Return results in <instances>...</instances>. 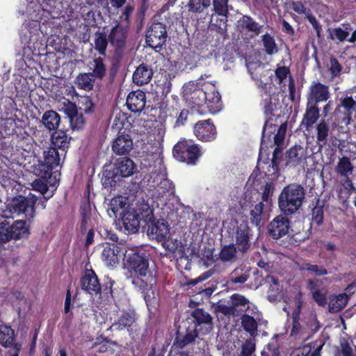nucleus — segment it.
Listing matches in <instances>:
<instances>
[{"instance_id": "nucleus-64", "label": "nucleus", "mask_w": 356, "mask_h": 356, "mask_svg": "<svg viewBox=\"0 0 356 356\" xmlns=\"http://www.w3.org/2000/svg\"><path fill=\"white\" fill-rule=\"evenodd\" d=\"M134 11V7L130 6V5H127L121 16H120V22L121 24H122L124 26V27H127L128 26V24H129V16L131 15V14L133 13Z\"/></svg>"}, {"instance_id": "nucleus-20", "label": "nucleus", "mask_w": 356, "mask_h": 356, "mask_svg": "<svg viewBox=\"0 0 356 356\" xmlns=\"http://www.w3.org/2000/svg\"><path fill=\"white\" fill-rule=\"evenodd\" d=\"M145 102V94L141 90H136L129 94L126 104L131 111L136 113L143 110Z\"/></svg>"}, {"instance_id": "nucleus-56", "label": "nucleus", "mask_w": 356, "mask_h": 356, "mask_svg": "<svg viewBox=\"0 0 356 356\" xmlns=\"http://www.w3.org/2000/svg\"><path fill=\"white\" fill-rule=\"evenodd\" d=\"M213 8L219 15L226 17L228 13V0H213Z\"/></svg>"}, {"instance_id": "nucleus-37", "label": "nucleus", "mask_w": 356, "mask_h": 356, "mask_svg": "<svg viewBox=\"0 0 356 356\" xmlns=\"http://www.w3.org/2000/svg\"><path fill=\"white\" fill-rule=\"evenodd\" d=\"M335 170L341 176L348 177L353 174V165L349 158L343 156L339 159Z\"/></svg>"}, {"instance_id": "nucleus-34", "label": "nucleus", "mask_w": 356, "mask_h": 356, "mask_svg": "<svg viewBox=\"0 0 356 356\" xmlns=\"http://www.w3.org/2000/svg\"><path fill=\"white\" fill-rule=\"evenodd\" d=\"M60 115L54 111H46L42 116V122L49 130H55L60 124Z\"/></svg>"}, {"instance_id": "nucleus-49", "label": "nucleus", "mask_w": 356, "mask_h": 356, "mask_svg": "<svg viewBox=\"0 0 356 356\" xmlns=\"http://www.w3.org/2000/svg\"><path fill=\"white\" fill-rule=\"evenodd\" d=\"M95 49L102 55L105 54L108 42L106 35L104 33H96L95 35Z\"/></svg>"}, {"instance_id": "nucleus-26", "label": "nucleus", "mask_w": 356, "mask_h": 356, "mask_svg": "<svg viewBox=\"0 0 356 356\" xmlns=\"http://www.w3.org/2000/svg\"><path fill=\"white\" fill-rule=\"evenodd\" d=\"M239 306H243L245 308V312H249L252 310V304H250L248 299H246L244 296L239 294H234L231 297V306L226 307L222 309V312L225 314H234L235 309Z\"/></svg>"}, {"instance_id": "nucleus-11", "label": "nucleus", "mask_w": 356, "mask_h": 356, "mask_svg": "<svg viewBox=\"0 0 356 356\" xmlns=\"http://www.w3.org/2000/svg\"><path fill=\"white\" fill-rule=\"evenodd\" d=\"M166 40V31L161 23L151 25L146 34V42L150 47L156 49L161 47Z\"/></svg>"}, {"instance_id": "nucleus-57", "label": "nucleus", "mask_w": 356, "mask_h": 356, "mask_svg": "<svg viewBox=\"0 0 356 356\" xmlns=\"http://www.w3.org/2000/svg\"><path fill=\"white\" fill-rule=\"evenodd\" d=\"M302 269L309 271L311 274L316 275H324L327 273V270L322 266L305 264L302 265Z\"/></svg>"}, {"instance_id": "nucleus-39", "label": "nucleus", "mask_w": 356, "mask_h": 356, "mask_svg": "<svg viewBox=\"0 0 356 356\" xmlns=\"http://www.w3.org/2000/svg\"><path fill=\"white\" fill-rule=\"evenodd\" d=\"M248 70L252 78L255 80L258 86H262L261 74L264 72V67L260 63L250 62L247 63Z\"/></svg>"}, {"instance_id": "nucleus-27", "label": "nucleus", "mask_w": 356, "mask_h": 356, "mask_svg": "<svg viewBox=\"0 0 356 356\" xmlns=\"http://www.w3.org/2000/svg\"><path fill=\"white\" fill-rule=\"evenodd\" d=\"M133 143L129 136H120L113 142V150L118 154L128 153L132 149Z\"/></svg>"}, {"instance_id": "nucleus-28", "label": "nucleus", "mask_w": 356, "mask_h": 356, "mask_svg": "<svg viewBox=\"0 0 356 356\" xmlns=\"http://www.w3.org/2000/svg\"><path fill=\"white\" fill-rule=\"evenodd\" d=\"M135 168L136 165L130 159L122 158L116 163V174L127 177L133 175Z\"/></svg>"}, {"instance_id": "nucleus-1", "label": "nucleus", "mask_w": 356, "mask_h": 356, "mask_svg": "<svg viewBox=\"0 0 356 356\" xmlns=\"http://www.w3.org/2000/svg\"><path fill=\"white\" fill-rule=\"evenodd\" d=\"M165 130L160 124L152 132L148 133L141 159L143 170H147L144 184L152 191V195L156 199L166 200V197L175 194V186L168 179L166 168L163 163V141Z\"/></svg>"}, {"instance_id": "nucleus-13", "label": "nucleus", "mask_w": 356, "mask_h": 356, "mask_svg": "<svg viewBox=\"0 0 356 356\" xmlns=\"http://www.w3.org/2000/svg\"><path fill=\"white\" fill-rule=\"evenodd\" d=\"M195 136L203 142H210L216 138V127L210 120L197 122L193 128Z\"/></svg>"}, {"instance_id": "nucleus-44", "label": "nucleus", "mask_w": 356, "mask_h": 356, "mask_svg": "<svg viewBox=\"0 0 356 356\" xmlns=\"http://www.w3.org/2000/svg\"><path fill=\"white\" fill-rule=\"evenodd\" d=\"M95 79H97L90 72L81 74L76 78L78 86L88 91L93 88Z\"/></svg>"}, {"instance_id": "nucleus-51", "label": "nucleus", "mask_w": 356, "mask_h": 356, "mask_svg": "<svg viewBox=\"0 0 356 356\" xmlns=\"http://www.w3.org/2000/svg\"><path fill=\"white\" fill-rule=\"evenodd\" d=\"M264 210L263 202H259L255 204L254 208L250 211V220L252 224L258 226L261 220Z\"/></svg>"}, {"instance_id": "nucleus-53", "label": "nucleus", "mask_w": 356, "mask_h": 356, "mask_svg": "<svg viewBox=\"0 0 356 356\" xmlns=\"http://www.w3.org/2000/svg\"><path fill=\"white\" fill-rule=\"evenodd\" d=\"M12 240L9 222L3 220L0 222V243H6Z\"/></svg>"}, {"instance_id": "nucleus-5", "label": "nucleus", "mask_w": 356, "mask_h": 356, "mask_svg": "<svg viewBox=\"0 0 356 356\" xmlns=\"http://www.w3.org/2000/svg\"><path fill=\"white\" fill-rule=\"evenodd\" d=\"M305 199V189L299 184L284 187L278 197L280 209L285 214H293L300 209Z\"/></svg>"}, {"instance_id": "nucleus-36", "label": "nucleus", "mask_w": 356, "mask_h": 356, "mask_svg": "<svg viewBox=\"0 0 356 356\" xmlns=\"http://www.w3.org/2000/svg\"><path fill=\"white\" fill-rule=\"evenodd\" d=\"M0 183L5 188L15 187L16 186V175L7 166L0 170Z\"/></svg>"}, {"instance_id": "nucleus-22", "label": "nucleus", "mask_w": 356, "mask_h": 356, "mask_svg": "<svg viewBox=\"0 0 356 356\" xmlns=\"http://www.w3.org/2000/svg\"><path fill=\"white\" fill-rule=\"evenodd\" d=\"M81 287L90 294H97L100 290V284L93 270H86L81 280Z\"/></svg>"}, {"instance_id": "nucleus-58", "label": "nucleus", "mask_w": 356, "mask_h": 356, "mask_svg": "<svg viewBox=\"0 0 356 356\" xmlns=\"http://www.w3.org/2000/svg\"><path fill=\"white\" fill-rule=\"evenodd\" d=\"M79 105L81 112L90 113L93 111V103L88 96L82 97L79 100Z\"/></svg>"}, {"instance_id": "nucleus-33", "label": "nucleus", "mask_w": 356, "mask_h": 356, "mask_svg": "<svg viewBox=\"0 0 356 356\" xmlns=\"http://www.w3.org/2000/svg\"><path fill=\"white\" fill-rule=\"evenodd\" d=\"M44 163L48 168H53L60 165V154L56 147H49L43 152Z\"/></svg>"}, {"instance_id": "nucleus-54", "label": "nucleus", "mask_w": 356, "mask_h": 356, "mask_svg": "<svg viewBox=\"0 0 356 356\" xmlns=\"http://www.w3.org/2000/svg\"><path fill=\"white\" fill-rule=\"evenodd\" d=\"M210 4V0H190L188 7L190 10L197 13L202 12L208 8Z\"/></svg>"}, {"instance_id": "nucleus-7", "label": "nucleus", "mask_w": 356, "mask_h": 356, "mask_svg": "<svg viewBox=\"0 0 356 356\" xmlns=\"http://www.w3.org/2000/svg\"><path fill=\"white\" fill-rule=\"evenodd\" d=\"M174 156L179 161L188 164H195L202 154L200 147L192 140H183L173 147Z\"/></svg>"}, {"instance_id": "nucleus-2", "label": "nucleus", "mask_w": 356, "mask_h": 356, "mask_svg": "<svg viewBox=\"0 0 356 356\" xmlns=\"http://www.w3.org/2000/svg\"><path fill=\"white\" fill-rule=\"evenodd\" d=\"M124 257V266L131 283L141 291L147 305L153 303L156 295V280L150 274L148 259L143 253L134 250L127 252Z\"/></svg>"}, {"instance_id": "nucleus-14", "label": "nucleus", "mask_w": 356, "mask_h": 356, "mask_svg": "<svg viewBox=\"0 0 356 356\" xmlns=\"http://www.w3.org/2000/svg\"><path fill=\"white\" fill-rule=\"evenodd\" d=\"M122 250L114 243H106L104 246L102 253V259L107 266H115L119 264L122 255Z\"/></svg>"}, {"instance_id": "nucleus-60", "label": "nucleus", "mask_w": 356, "mask_h": 356, "mask_svg": "<svg viewBox=\"0 0 356 356\" xmlns=\"http://www.w3.org/2000/svg\"><path fill=\"white\" fill-rule=\"evenodd\" d=\"M294 302L296 305V309L293 312L292 317H293V321H299L300 316V312H301V307L302 305V294L300 293H298L294 298Z\"/></svg>"}, {"instance_id": "nucleus-35", "label": "nucleus", "mask_w": 356, "mask_h": 356, "mask_svg": "<svg viewBox=\"0 0 356 356\" xmlns=\"http://www.w3.org/2000/svg\"><path fill=\"white\" fill-rule=\"evenodd\" d=\"M250 268L239 267L234 269L229 276V282L232 284H243L250 277Z\"/></svg>"}, {"instance_id": "nucleus-15", "label": "nucleus", "mask_w": 356, "mask_h": 356, "mask_svg": "<svg viewBox=\"0 0 356 356\" xmlns=\"http://www.w3.org/2000/svg\"><path fill=\"white\" fill-rule=\"evenodd\" d=\"M289 229V220L284 215H280L275 217L268 225V232L270 235L275 239H277L285 236Z\"/></svg>"}, {"instance_id": "nucleus-47", "label": "nucleus", "mask_w": 356, "mask_h": 356, "mask_svg": "<svg viewBox=\"0 0 356 356\" xmlns=\"http://www.w3.org/2000/svg\"><path fill=\"white\" fill-rule=\"evenodd\" d=\"M14 332L10 327L0 325V343L7 347L13 343Z\"/></svg>"}, {"instance_id": "nucleus-42", "label": "nucleus", "mask_w": 356, "mask_h": 356, "mask_svg": "<svg viewBox=\"0 0 356 356\" xmlns=\"http://www.w3.org/2000/svg\"><path fill=\"white\" fill-rule=\"evenodd\" d=\"M348 297L346 293H341L332 298L329 303L330 312L336 313L341 310L348 303Z\"/></svg>"}, {"instance_id": "nucleus-48", "label": "nucleus", "mask_w": 356, "mask_h": 356, "mask_svg": "<svg viewBox=\"0 0 356 356\" xmlns=\"http://www.w3.org/2000/svg\"><path fill=\"white\" fill-rule=\"evenodd\" d=\"M265 280L266 283L270 284L268 297L270 301L275 300L280 291L277 280L272 275H268Z\"/></svg>"}, {"instance_id": "nucleus-41", "label": "nucleus", "mask_w": 356, "mask_h": 356, "mask_svg": "<svg viewBox=\"0 0 356 356\" xmlns=\"http://www.w3.org/2000/svg\"><path fill=\"white\" fill-rule=\"evenodd\" d=\"M160 242H161L163 247L169 252L177 255H181L183 253V246L177 239H173L169 236Z\"/></svg>"}, {"instance_id": "nucleus-8", "label": "nucleus", "mask_w": 356, "mask_h": 356, "mask_svg": "<svg viewBox=\"0 0 356 356\" xmlns=\"http://www.w3.org/2000/svg\"><path fill=\"white\" fill-rule=\"evenodd\" d=\"M318 327L316 315L311 314L304 325L298 321H293L290 336L296 340L305 341L309 339Z\"/></svg>"}, {"instance_id": "nucleus-61", "label": "nucleus", "mask_w": 356, "mask_h": 356, "mask_svg": "<svg viewBox=\"0 0 356 356\" xmlns=\"http://www.w3.org/2000/svg\"><path fill=\"white\" fill-rule=\"evenodd\" d=\"M32 188L34 191L40 192L42 195H45L48 191L47 181L43 179H37L31 184Z\"/></svg>"}, {"instance_id": "nucleus-55", "label": "nucleus", "mask_w": 356, "mask_h": 356, "mask_svg": "<svg viewBox=\"0 0 356 356\" xmlns=\"http://www.w3.org/2000/svg\"><path fill=\"white\" fill-rule=\"evenodd\" d=\"M330 38L332 40L337 39L340 42H343L349 35V31L346 29H342L340 27L334 28L329 30Z\"/></svg>"}, {"instance_id": "nucleus-32", "label": "nucleus", "mask_w": 356, "mask_h": 356, "mask_svg": "<svg viewBox=\"0 0 356 356\" xmlns=\"http://www.w3.org/2000/svg\"><path fill=\"white\" fill-rule=\"evenodd\" d=\"M288 161L287 164L296 166L302 163L305 159V150L301 146H294L291 147L287 152Z\"/></svg>"}, {"instance_id": "nucleus-3", "label": "nucleus", "mask_w": 356, "mask_h": 356, "mask_svg": "<svg viewBox=\"0 0 356 356\" xmlns=\"http://www.w3.org/2000/svg\"><path fill=\"white\" fill-rule=\"evenodd\" d=\"M37 200V197L31 193L27 197H15L7 201L5 208L2 210L1 216L3 218H14L24 214L25 218L31 219L35 216V204Z\"/></svg>"}, {"instance_id": "nucleus-52", "label": "nucleus", "mask_w": 356, "mask_h": 356, "mask_svg": "<svg viewBox=\"0 0 356 356\" xmlns=\"http://www.w3.org/2000/svg\"><path fill=\"white\" fill-rule=\"evenodd\" d=\"M263 42L265 51L268 54L272 55L277 52V47L274 38L268 34L263 35Z\"/></svg>"}, {"instance_id": "nucleus-21", "label": "nucleus", "mask_w": 356, "mask_h": 356, "mask_svg": "<svg viewBox=\"0 0 356 356\" xmlns=\"http://www.w3.org/2000/svg\"><path fill=\"white\" fill-rule=\"evenodd\" d=\"M308 289L312 295L313 299L318 305L321 306L326 305L327 290L325 286H322L318 280H309L308 282Z\"/></svg>"}, {"instance_id": "nucleus-4", "label": "nucleus", "mask_w": 356, "mask_h": 356, "mask_svg": "<svg viewBox=\"0 0 356 356\" xmlns=\"http://www.w3.org/2000/svg\"><path fill=\"white\" fill-rule=\"evenodd\" d=\"M124 229L129 233H136L140 227V221L145 222L153 218V210L147 202L142 200L128 208L126 213L120 218Z\"/></svg>"}, {"instance_id": "nucleus-17", "label": "nucleus", "mask_w": 356, "mask_h": 356, "mask_svg": "<svg viewBox=\"0 0 356 356\" xmlns=\"http://www.w3.org/2000/svg\"><path fill=\"white\" fill-rule=\"evenodd\" d=\"M129 207H131V205L128 204L127 199L118 196L111 200L107 212L111 218H120Z\"/></svg>"}, {"instance_id": "nucleus-43", "label": "nucleus", "mask_w": 356, "mask_h": 356, "mask_svg": "<svg viewBox=\"0 0 356 356\" xmlns=\"http://www.w3.org/2000/svg\"><path fill=\"white\" fill-rule=\"evenodd\" d=\"M238 26L242 29H247L255 34H259L261 26L248 16L244 15L238 21Z\"/></svg>"}, {"instance_id": "nucleus-38", "label": "nucleus", "mask_w": 356, "mask_h": 356, "mask_svg": "<svg viewBox=\"0 0 356 356\" xmlns=\"http://www.w3.org/2000/svg\"><path fill=\"white\" fill-rule=\"evenodd\" d=\"M340 106L344 108L343 121L348 124L351 120L352 114L356 108V102L351 97H346L340 99Z\"/></svg>"}, {"instance_id": "nucleus-25", "label": "nucleus", "mask_w": 356, "mask_h": 356, "mask_svg": "<svg viewBox=\"0 0 356 356\" xmlns=\"http://www.w3.org/2000/svg\"><path fill=\"white\" fill-rule=\"evenodd\" d=\"M108 38L111 44L115 47H124L127 39V28L122 24H117L111 29Z\"/></svg>"}, {"instance_id": "nucleus-31", "label": "nucleus", "mask_w": 356, "mask_h": 356, "mask_svg": "<svg viewBox=\"0 0 356 356\" xmlns=\"http://www.w3.org/2000/svg\"><path fill=\"white\" fill-rule=\"evenodd\" d=\"M12 240H18L27 237L29 234V227L24 220H16L10 224Z\"/></svg>"}, {"instance_id": "nucleus-16", "label": "nucleus", "mask_w": 356, "mask_h": 356, "mask_svg": "<svg viewBox=\"0 0 356 356\" xmlns=\"http://www.w3.org/2000/svg\"><path fill=\"white\" fill-rule=\"evenodd\" d=\"M330 97L328 87L320 82H314L309 87L307 95L308 104H316L325 102Z\"/></svg>"}, {"instance_id": "nucleus-18", "label": "nucleus", "mask_w": 356, "mask_h": 356, "mask_svg": "<svg viewBox=\"0 0 356 356\" xmlns=\"http://www.w3.org/2000/svg\"><path fill=\"white\" fill-rule=\"evenodd\" d=\"M259 314L255 306H252V310L243 314L241 317V325L243 329L252 336L257 331V320L259 319Z\"/></svg>"}, {"instance_id": "nucleus-6", "label": "nucleus", "mask_w": 356, "mask_h": 356, "mask_svg": "<svg viewBox=\"0 0 356 356\" xmlns=\"http://www.w3.org/2000/svg\"><path fill=\"white\" fill-rule=\"evenodd\" d=\"M211 77V74L202 75L195 81H189L184 84L182 92L185 99L194 106H200L204 104L205 85L207 79Z\"/></svg>"}, {"instance_id": "nucleus-40", "label": "nucleus", "mask_w": 356, "mask_h": 356, "mask_svg": "<svg viewBox=\"0 0 356 356\" xmlns=\"http://www.w3.org/2000/svg\"><path fill=\"white\" fill-rule=\"evenodd\" d=\"M90 69L92 74L97 79H102L106 74V67L102 58H95L91 62Z\"/></svg>"}, {"instance_id": "nucleus-62", "label": "nucleus", "mask_w": 356, "mask_h": 356, "mask_svg": "<svg viewBox=\"0 0 356 356\" xmlns=\"http://www.w3.org/2000/svg\"><path fill=\"white\" fill-rule=\"evenodd\" d=\"M255 350V343L253 340H247L242 346L243 356H252Z\"/></svg>"}, {"instance_id": "nucleus-46", "label": "nucleus", "mask_w": 356, "mask_h": 356, "mask_svg": "<svg viewBox=\"0 0 356 356\" xmlns=\"http://www.w3.org/2000/svg\"><path fill=\"white\" fill-rule=\"evenodd\" d=\"M134 321V316L130 312H123L118 321L113 323V327L117 330H122L124 327H129Z\"/></svg>"}, {"instance_id": "nucleus-23", "label": "nucleus", "mask_w": 356, "mask_h": 356, "mask_svg": "<svg viewBox=\"0 0 356 356\" xmlns=\"http://www.w3.org/2000/svg\"><path fill=\"white\" fill-rule=\"evenodd\" d=\"M250 232L248 225L245 222L241 223L236 229V245L239 251L245 252L250 247Z\"/></svg>"}, {"instance_id": "nucleus-12", "label": "nucleus", "mask_w": 356, "mask_h": 356, "mask_svg": "<svg viewBox=\"0 0 356 356\" xmlns=\"http://www.w3.org/2000/svg\"><path fill=\"white\" fill-rule=\"evenodd\" d=\"M146 222L148 224L147 233L149 238L160 242L169 236L170 227L165 220L158 219L156 220L153 216L151 221Z\"/></svg>"}, {"instance_id": "nucleus-19", "label": "nucleus", "mask_w": 356, "mask_h": 356, "mask_svg": "<svg viewBox=\"0 0 356 356\" xmlns=\"http://www.w3.org/2000/svg\"><path fill=\"white\" fill-rule=\"evenodd\" d=\"M64 105L66 108L65 109V112L70 117V121L71 124V127L73 129H81L86 122L85 118L83 116L82 112L79 113L76 109V106L74 104L70 102L68 100H66L64 102Z\"/></svg>"}, {"instance_id": "nucleus-50", "label": "nucleus", "mask_w": 356, "mask_h": 356, "mask_svg": "<svg viewBox=\"0 0 356 356\" xmlns=\"http://www.w3.org/2000/svg\"><path fill=\"white\" fill-rule=\"evenodd\" d=\"M236 254V249L234 245L231 244L225 245L220 252V258L222 261H229L235 259Z\"/></svg>"}, {"instance_id": "nucleus-30", "label": "nucleus", "mask_w": 356, "mask_h": 356, "mask_svg": "<svg viewBox=\"0 0 356 356\" xmlns=\"http://www.w3.org/2000/svg\"><path fill=\"white\" fill-rule=\"evenodd\" d=\"M152 76V71L146 65H140L133 74V81L137 85L142 86L147 83Z\"/></svg>"}, {"instance_id": "nucleus-63", "label": "nucleus", "mask_w": 356, "mask_h": 356, "mask_svg": "<svg viewBox=\"0 0 356 356\" xmlns=\"http://www.w3.org/2000/svg\"><path fill=\"white\" fill-rule=\"evenodd\" d=\"M289 70L284 66L278 67L275 70V76L280 83H282L287 79Z\"/></svg>"}, {"instance_id": "nucleus-29", "label": "nucleus", "mask_w": 356, "mask_h": 356, "mask_svg": "<svg viewBox=\"0 0 356 356\" xmlns=\"http://www.w3.org/2000/svg\"><path fill=\"white\" fill-rule=\"evenodd\" d=\"M319 110L316 104H308L302 124L308 130L318 119Z\"/></svg>"}, {"instance_id": "nucleus-9", "label": "nucleus", "mask_w": 356, "mask_h": 356, "mask_svg": "<svg viewBox=\"0 0 356 356\" xmlns=\"http://www.w3.org/2000/svg\"><path fill=\"white\" fill-rule=\"evenodd\" d=\"M216 83L215 81H208L204 88V104L212 114H216L222 109L221 97L216 88Z\"/></svg>"}, {"instance_id": "nucleus-59", "label": "nucleus", "mask_w": 356, "mask_h": 356, "mask_svg": "<svg viewBox=\"0 0 356 356\" xmlns=\"http://www.w3.org/2000/svg\"><path fill=\"white\" fill-rule=\"evenodd\" d=\"M317 139L318 141H325L328 136L329 128L327 124L324 122H321L316 127Z\"/></svg>"}, {"instance_id": "nucleus-24", "label": "nucleus", "mask_w": 356, "mask_h": 356, "mask_svg": "<svg viewBox=\"0 0 356 356\" xmlns=\"http://www.w3.org/2000/svg\"><path fill=\"white\" fill-rule=\"evenodd\" d=\"M41 10L42 12V16L48 17L51 16L52 18H57L62 14V3L60 1L56 0H43L40 5Z\"/></svg>"}, {"instance_id": "nucleus-45", "label": "nucleus", "mask_w": 356, "mask_h": 356, "mask_svg": "<svg viewBox=\"0 0 356 356\" xmlns=\"http://www.w3.org/2000/svg\"><path fill=\"white\" fill-rule=\"evenodd\" d=\"M51 140L54 146L61 149L63 152L67 147V136L64 131H58L54 132L51 136Z\"/></svg>"}, {"instance_id": "nucleus-10", "label": "nucleus", "mask_w": 356, "mask_h": 356, "mask_svg": "<svg viewBox=\"0 0 356 356\" xmlns=\"http://www.w3.org/2000/svg\"><path fill=\"white\" fill-rule=\"evenodd\" d=\"M192 316L194 318L196 326L193 332L187 333L184 337V339L182 341L184 346L195 340V337H197V330L198 326H200L202 324L205 325L207 326L206 332L211 330L212 327V318L202 309H195L193 311Z\"/></svg>"}]
</instances>
